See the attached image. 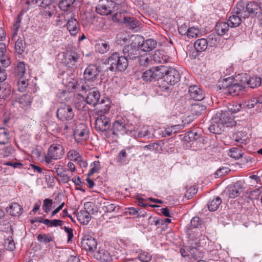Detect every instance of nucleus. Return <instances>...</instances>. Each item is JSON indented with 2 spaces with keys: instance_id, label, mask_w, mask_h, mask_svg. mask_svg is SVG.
Instances as JSON below:
<instances>
[{
  "instance_id": "obj_1",
  "label": "nucleus",
  "mask_w": 262,
  "mask_h": 262,
  "mask_svg": "<svg viewBox=\"0 0 262 262\" xmlns=\"http://www.w3.org/2000/svg\"><path fill=\"white\" fill-rule=\"evenodd\" d=\"M100 104H103L104 107H102L98 111L99 116L95 120V129L99 132H103L109 129L111 126L110 119L104 114L107 113L110 109V101L106 99H102Z\"/></svg>"
},
{
  "instance_id": "obj_2",
  "label": "nucleus",
  "mask_w": 262,
  "mask_h": 262,
  "mask_svg": "<svg viewBox=\"0 0 262 262\" xmlns=\"http://www.w3.org/2000/svg\"><path fill=\"white\" fill-rule=\"evenodd\" d=\"M256 10H257V5L256 2L254 1L248 2L246 1L240 0L233 8L232 13L238 15L245 19Z\"/></svg>"
},
{
  "instance_id": "obj_3",
  "label": "nucleus",
  "mask_w": 262,
  "mask_h": 262,
  "mask_svg": "<svg viewBox=\"0 0 262 262\" xmlns=\"http://www.w3.org/2000/svg\"><path fill=\"white\" fill-rule=\"evenodd\" d=\"M108 69L112 72H123L128 66V62L123 56H120L117 52H114L108 58Z\"/></svg>"
},
{
  "instance_id": "obj_4",
  "label": "nucleus",
  "mask_w": 262,
  "mask_h": 262,
  "mask_svg": "<svg viewBox=\"0 0 262 262\" xmlns=\"http://www.w3.org/2000/svg\"><path fill=\"white\" fill-rule=\"evenodd\" d=\"M166 73L164 79L160 85L161 90L164 92H168L169 90V86L164 85L165 83L172 85L178 82L180 79L179 72L173 68H168Z\"/></svg>"
},
{
  "instance_id": "obj_5",
  "label": "nucleus",
  "mask_w": 262,
  "mask_h": 262,
  "mask_svg": "<svg viewBox=\"0 0 262 262\" xmlns=\"http://www.w3.org/2000/svg\"><path fill=\"white\" fill-rule=\"evenodd\" d=\"M226 114L216 113L212 118L208 129L210 133L214 134H221L224 126V124H228L229 121L225 120Z\"/></svg>"
},
{
  "instance_id": "obj_6",
  "label": "nucleus",
  "mask_w": 262,
  "mask_h": 262,
  "mask_svg": "<svg viewBox=\"0 0 262 262\" xmlns=\"http://www.w3.org/2000/svg\"><path fill=\"white\" fill-rule=\"evenodd\" d=\"M201 226V220L200 217H193L188 225L187 230V234L189 236V238L191 240H195V243L199 242L200 236L198 235V228Z\"/></svg>"
},
{
  "instance_id": "obj_7",
  "label": "nucleus",
  "mask_w": 262,
  "mask_h": 262,
  "mask_svg": "<svg viewBox=\"0 0 262 262\" xmlns=\"http://www.w3.org/2000/svg\"><path fill=\"white\" fill-rule=\"evenodd\" d=\"M123 56L126 60H134L139 57L140 51L139 47L135 42L125 46L123 48Z\"/></svg>"
},
{
  "instance_id": "obj_8",
  "label": "nucleus",
  "mask_w": 262,
  "mask_h": 262,
  "mask_svg": "<svg viewBox=\"0 0 262 262\" xmlns=\"http://www.w3.org/2000/svg\"><path fill=\"white\" fill-rule=\"evenodd\" d=\"M74 137L77 143L86 141L89 138V131L86 125L84 123L77 125L74 132Z\"/></svg>"
},
{
  "instance_id": "obj_9",
  "label": "nucleus",
  "mask_w": 262,
  "mask_h": 262,
  "mask_svg": "<svg viewBox=\"0 0 262 262\" xmlns=\"http://www.w3.org/2000/svg\"><path fill=\"white\" fill-rule=\"evenodd\" d=\"M57 118L61 121H70L74 116L72 107L67 104H62L56 112Z\"/></svg>"
},
{
  "instance_id": "obj_10",
  "label": "nucleus",
  "mask_w": 262,
  "mask_h": 262,
  "mask_svg": "<svg viewBox=\"0 0 262 262\" xmlns=\"http://www.w3.org/2000/svg\"><path fill=\"white\" fill-rule=\"evenodd\" d=\"M220 86H221L220 85ZM223 88L225 93H227L232 96H236L239 94L241 91H243L244 87L238 83H235L229 84L228 80L227 79H224L222 86L220 89Z\"/></svg>"
},
{
  "instance_id": "obj_11",
  "label": "nucleus",
  "mask_w": 262,
  "mask_h": 262,
  "mask_svg": "<svg viewBox=\"0 0 262 262\" xmlns=\"http://www.w3.org/2000/svg\"><path fill=\"white\" fill-rule=\"evenodd\" d=\"M113 134L116 136L123 135L127 133V131L132 132L128 128L127 121L123 118L116 120L113 124Z\"/></svg>"
},
{
  "instance_id": "obj_12",
  "label": "nucleus",
  "mask_w": 262,
  "mask_h": 262,
  "mask_svg": "<svg viewBox=\"0 0 262 262\" xmlns=\"http://www.w3.org/2000/svg\"><path fill=\"white\" fill-rule=\"evenodd\" d=\"M75 16L73 13H71L70 17L67 18V23L63 25V26L67 27L70 34L74 36L80 30V25Z\"/></svg>"
},
{
  "instance_id": "obj_13",
  "label": "nucleus",
  "mask_w": 262,
  "mask_h": 262,
  "mask_svg": "<svg viewBox=\"0 0 262 262\" xmlns=\"http://www.w3.org/2000/svg\"><path fill=\"white\" fill-rule=\"evenodd\" d=\"M16 29L12 32L11 41L15 43L16 52L19 54H21L25 49V43L24 37L18 35Z\"/></svg>"
},
{
  "instance_id": "obj_14",
  "label": "nucleus",
  "mask_w": 262,
  "mask_h": 262,
  "mask_svg": "<svg viewBox=\"0 0 262 262\" xmlns=\"http://www.w3.org/2000/svg\"><path fill=\"white\" fill-rule=\"evenodd\" d=\"M244 188L241 182H237L233 185L228 186L225 192L229 198L234 199L243 193Z\"/></svg>"
},
{
  "instance_id": "obj_15",
  "label": "nucleus",
  "mask_w": 262,
  "mask_h": 262,
  "mask_svg": "<svg viewBox=\"0 0 262 262\" xmlns=\"http://www.w3.org/2000/svg\"><path fill=\"white\" fill-rule=\"evenodd\" d=\"M112 1L102 0L99 2V4L96 6V11L100 15H107L112 13Z\"/></svg>"
},
{
  "instance_id": "obj_16",
  "label": "nucleus",
  "mask_w": 262,
  "mask_h": 262,
  "mask_svg": "<svg viewBox=\"0 0 262 262\" xmlns=\"http://www.w3.org/2000/svg\"><path fill=\"white\" fill-rule=\"evenodd\" d=\"M100 71L98 67L93 64H90L84 72V78L89 81L95 80L98 77Z\"/></svg>"
},
{
  "instance_id": "obj_17",
  "label": "nucleus",
  "mask_w": 262,
  "mask_h": 262,
  "mask_svg": "<svg viewBox=\"0 0 262 262\" xmlns=\"http://www.w3.org/2000/svg\"><path fill=\"white\" fill-rule=\"evenodd\" d=\"M80 58V55L76 52L68 51L66 53H63L62 62L67 66L74 65Z\"/></svg>"
},
{
  "instance_id": "obj_18",
  "label": "nucleus",
  "mask_w": 262,
  "mask_h": 262,
  "mask_svg": "<svg viewBox=\"0 0 262 262\" xmlns=\"http://www.w3.org/2000/svg\"><path fill=\"white\" fill-rule=\"evenodd\" d=\"M97 242L96 239L92 236L86 235L81 241L82 247L86 251H94L97 248Z\"/></svg>"
},
{
  "instance_id": "obj_19",
  "label": "nucleus",
  "mask_w": 262,
  "mask_h": 262,
  "mask_svg": "<svg viewBox=\"0 0 262 262\" xmlns=\"http://www.w3.org/2000/svg\"><path fill=\"white\" fill-rule=\"evenodd\" d=\"M100 95L96 88H91L86 98V103L92 106L96 105L100 100Z\"/></svg>"
},
{
  "instance_id": "obj_20",
  "label": "nucleus",
  "mask_w": 262,
  "mask_h": 262,
  "mask_svg": "<svg viewBox=\"0 0 262 262\" xmlns=\"http://www.w3.org/2000/svg\"><path fill=\"white\" fill-rule=\"evenodd\" d=\"M188 92L190 98L195 101L202 100L205 97L202 90L198 85L190 86Z\"/></svg>"
},
{
  "instance_id": "obj_21",
  "label": "nucleus",
  "mask_w": 262,
  "mask_h": 262,
  "mask_svg": "<svg viewBox=\"0 0 262 262\" xmlns=\"http://www.w3.org/2000/svg\"><path fill=\"white\" fill-rule=\"evenodd\" d=\"M49 155H52L54 160L60 159L64 154L63 147L59 144H52L49 147L48 151Z\"/></svg>"
},
{
  "instance_id": "obj_22",
  "label": "nucleus",
  "mask_w": 262,
  "mask_h": 262,
  "mask_svg": "<svg viewBox=\"0 0 262 262\" xmlns=\"http://www.w3.org/2000/svg\"><path fill=\"white\" fill-rule=\"evenodd\" d=\"M123 23L129 29L137 30L141 24L140 21L134 17H124Z\"/></svg>"
},
{
  "instance_id": "obj_23",
  "label": "nucleus",
  "mask_w": 262,
  "mask_h": 262,
  "mask_svg": "<svg viewBox=\"0 0 262 262\" xmlns=\"http://www.w3.org/2000/svg\"><path fill=\"white\" fill-rule=\"evenodd\" d=\"M96 258L104 261H110L113 260L114 256L109 252L103 249L99 248L96 254Z\"/></svg>"
},
{
  "instance_id": "obj_24",
  "label": "nucleus",
  "mask_w": 262,
  "mask_h": 262,
  "mask_svg": "<svg viewBox=\"0 0 262 262\" xmlns=\"http://www.w3.org/2000/svg\"><path fill=\"white\" fill-rule=\"evenodd\" d=\"M60 165L55 166V169L57 175L60 178L61 181L63 183H67L70 180V176L67 173L68 169L64 166L59 167Z\"/></svg>"
},
{
  "instance_id": "obj_25",
  "label": "nucleus",
  "mask_w": 262,
  "mask_h": 262,
  "mask_svg": "<svg viewBox=\"0 0 262 262\" xmlns=\"http://www.w3.org/2000/svg\"><path fill=\"white\" fill-rule=\"evenodd\" d=\"M152 58L155 62L163 63L167 62L169 57L164 51L157 50L153 55Z\"/></svg>"
},
{
  "instance_id": "obj_26",
  "label": "nucleus",
  "mask_w": 262,
  "mask_h": 262,
  "mask_svg": "<svg viewBox=\"0 0 262 262\" xmlns=\"http://www.w3.org/2000/svg\"><path fill=\"white\" fill-rule=\"evenodd\" d=\"M167 68L168 67L163 66L152 67V70L154 79L163 78L164 79Z\"/></svg>"
},
{
  "instance_id": "obj_27",
  "label": "nucleus",
  "mask_w": 262,
  "mask_h": 262,
  "mask_svg": "<svg viewBox=\"0 0 262 262\" xmlns=\"http://www.w3.org/2000/svg\"><path fill=\"white\" fill-rule=\"evenodd\" d=\"M157 45V42L156 40L150 38L144 40L141 46L143 51L149 52L156 48Z\"/></svg>"
},
{
  "instance_id": "obj_28",
  "label": "nucleus",
  "mask_w": 262,
  "mask_h": 262,
  "mask_svg": "<svg viewBox=\"0 0 262 262\" xmlns=\"http://www.w3.org/2000/svg\"><path fill=\"white\" fill-rule=\"evenodd\" d=\"M23 208L17 203H12L7 207V212L12 216H17L21 214Z\"/></svg>"
},
{
  "instance_id": "obj_29",
  "label": "nucleus",
  "mask_w": 262,
  "mask_h": 262,
  "mask_svg": "<svg viewBox=\"0 0 262 262\" xmlns=\"http://www.w3.org/2000/svg\"><path fill=\"white\" fill-rule=\"evenodd\" d=\"M222 203V199L219 196H216L209 201L207 204L208 208L211 211H214L219 208Z\"/></svg>"
},
{
  "instance_id": "obj_30",
  "label": "nucleus",
  "mask_w": 262,
  "mask_h": 262,
  "mask_svg": "<svg viewBox=\"0 0 262 262\" xmlns=\"http://www.w3.org/2000/svg\"><path fill=\"white\" fill-rule=\"evenodd\" d=\"M10 140V132L7 128H0V144L5 145L9 143Z\"/></svg>"
},
{
  "instance_id": "obj_31",
  "label": "nucleus",
  "mask_w": 262,
  "mask_h": 262,
  "mask_svg": "<svg viewBox=\"0 0 262 262\" xmlns=\"http://www.w3.org/2000/svg\"><path fill=\"white\" fill-rule=\"evenodd\" d=\"M229 27H230V26L228 22H220L216 24L215 30L219 35L223 36L226 34L228 32Z\"/></svg>"
},
{
  "instance_id": "obj_32",
  "label": "nucleus",
  "mask_w": 262,
  "mask_h": 262,
  "mask_svg": "<svg viewBox=\"0 0 262 262\" xmlns=\"http://www.w3.org/2000/svg\"><path fill=\"white\" fill-rule=\"evenodd\" d=\"M208 46V42L205 38L197 39L194 43V47L197 52H203L205 51Z\"/></svg>"
},
{
  "instance_id": "obj_33",
  "label": "nucleus",
  "mask_w": 262,
  "mask_h": 262,
  "mask_svg": "<svg viewBox=\"0 0 262 262\" xmlns=\"http://www.w3.org/2000/svg\"><path fill=\"white\" fill-rule=\"evenodd\" d=\"M243 18L238 15L232 13V15L229 17L228 23L230 27H237L241 24Z\"/></svg>"
},
{
  "instance_id": "obj_34",
  "label": "nucleus",
  "mask_w": 262,
  "mask_h": 262,
  "mask_svg": "<svg viewBox=\"0 0 262 262\" xmlns=\"http://www.w3.org/2000/svg\"><path fill=\"white\" fill-rule=\"evenodd\" d=\"M75 0H61L58 3L59 9L62 11H67L73 7Z\"/></svg>"
},
{
  "instance_id": "obj_35",
  "label": "nucleus",
  "mask_w": 262,
  "mask_h": 262,
  "mask_svg": "<svg viewBox=\"0 0 262 262\" xmlns=\"http://www.w3.org/2000/svg\"><path fill=\"white\" fill-rule=\"evenodd\" d=\"M78 219L81 223L87 225L91 219L90 213L81 210L78 213Z\"/></svg>"
},
{
  "instance_id": "obj_36",
  "label": "nucleus",
  "mask_w": 262,
  "mask_h": 262,
  "mask_svg": "<svg viewBox=\"0 0 262 262\" xmlns=\"http://www.w3.org/2000/svg\"><path fill=\"white\" fill-rule=\"evenodd\" d=\"M134 136L136 139H149L151 136V133L148 127H143L140 131L134 133Z\"/></svg>"
},
{
  "instance_id": "obj_37",
  "label": "nucleus",
  "mask_w": 262,
  "mask_h": 262,
  "mask_svg": "<svg viewBox=\"0 0 262 262\" xmlns=\"http://www.w3.org/2000/svg\"><path fill=\"white\" fill-rule=\"evenodd\" d=\"M182 128L181 125H176L170 127H168L162 132V136L163 137H169L171 136L172 134H175L178 132V130Z\"/></svg>"
},
{
  "instance_id": "obj_38",
  "label": "nucleus",
  "mask_w": 262,
  "mask_h": 262,
  "mask_svg": "<svg viewBox=\"0 0 262 262\" xmlns=\"http://www.w3.org/2000/svg\"><path fill=\"white\" fill-rule=\"evenodd\" d=\"M233 138L236 142L244 144H247L248 140L247 134L243 132L236 133L233 136Z\"/></svg>"
},
{
  "instance_id": "obj_39",
  "label": "nucleus",
  "mask_w": 262,
  "mask_h": 262,
  "mask_svg": "<svg viewBox=\"0 0 262 262\" xmlns=\"http://www.w3.org/2000/svg\"><path fill=\"white\" fill-rule=\"evenodd\" d=\"M200 139V135L194 130L188 132L185 135L184 137H183L184 140L187 142L196 141Z\"/></svg>"
},
{
  "instance_id": "obj_40",
  "label": "nucleus",
  "mask_w": 262,
  "mask_h": 262,
  "mask_svg": "<svg viewBox=\"0 0 262 262\" xmlns=\"http://www.w3.org/2000/svg\"><path fill=\"white\" fill-rule=\"evenodd\" d=\"M127 154L126 149H123L119 152L116 158L117 162L121 165H125L128 163L129 160L127 159Z\"/></svg>"
},
{
  "instance_id": "obj_41",
  "label": "nucleus",
  "mask_w": 262,
  "mask_h": 262,
  "mask_svg": "<svg viewBox=\"0 0 262 262\" xmlns=\"http://www.w3.org/2000/svg\"><path fill=\"white\" fill-rule=\"evenodd\" d=\"M11 94V86L8 84L0 85V98L6 99Z\"/></svg>"
},
{
  "instance_id": "obj_42",
  "label": "nucleus",
  "mask_w": 262,
  "mask_h": 262,
  "mask_svg": "<svg viewBox=\"0 0 262 262\" xmlns=\"http://www.w3.org/2000/svg\"><path fill=\"white\" fill-rule=\"evenodd\" d=\"M37 241L43 244H47L54 240V237L51 234L41 233L37 236Z\"/></svg>"
},
{
  "instance_id": "obj_43",
  "label": "nucleus",
  "mask_w": 262,
  "mask_h": 262,
  "mask_svg": "<svg viewBox=\"0 0 262 262\" xmlns=\"http://www.w3.org/2000/svg\"><path fill=\"white\" fill-rule=\"evenodd\" d=\"M110 48V46L108 42L105 41H101L96 45V50L101 54L106 53L109 51Z\"/></svg>"
},
{
  "instance_id": "obj_44",
  "label": "nucleus",
  "mask_w": 262,
  "mask_h": 262,
  "mask_svg": "<svg viewBox=\"0 0 262 262\" xmlns=\"http://www.w3.org/2000/svg\"><path fill=\"white\" fill-rule=\"evenodd\" d=\"M261 79L258 77H250L248 80H246L247 84L251 88H256L260 85Z\"/></svg>"
},
{
  "instance_id": "obj_45",
  "label": "nucleus",
  "mask_w": 262,
  "mask_h": 262,
  "mask_svg": "<svg viewBox=\"0 0 262 262\" xmlns=\"http://www.w3.org/2000/svg\"><path fill=\"white\" fill-rule=\"evenodd\" d=\"M243 155L242 150L239 147H233L230 149L228 156L235 160L241 158Z\"/></svg>"
},
{
  "instance_id": "obj_46",
  "label": "nucleus",
  "mask_w": 262,
  "mask_h": 262,
  "mask_svg": "<svg viewBox=\"0 0 262 262\" xmlns=\"http://www.w3.org/2000/svg\"><path fill=\"white\" fill-rule=\"evenodd\" d=\"M15 74L19 78H21L26 72L25 64L24 62H19L15 70Z\"/></svg>"
},
{
  "instance_id": "obj_47",
  "label": "nucleus",
  "mask_w": 262,
  "mask_h": 262,
  "mask_svg": "<svg viewBox=\"0 0 262 262\" xmlns=\"http://www.w3.org/2000/svg\"><path fill=\"white\" fill-rule=\"evenodd\" d=\"M189 253L191 256L195 260L203 257V253L198 248L196 247H191L189 248Z\"/></svg>"
},
{
  "instance_id": "obj_48",
  "label": "nucleus",
  "mask_w": 262,
  "mask_h": 262,
  "mask_svg": "<svg viewBox=\"0 0 262 262\" xmlns=\"http://www.w3.org/2000/svg\"><path fill=\"white\" fill-rule=\"evenodd\" d=\"M201 30L196 27H192L188 29L187 36L189 38L198 37L201 36Z\"/></svg>"
},
{
  "instance_id": "obj_49",
  "label": "nucleus",
  "mask_w": 262,
  "mask_h": 262,
  "mask_svg": "<svg viewBox=\"0 0 262 262\" xmlns=\"http://www.w3.org/2000/svg\"><path fill=\"white\" fill-rule=\"evenodd\" d=\"M257 103V101L256 97H252L247 100H246L244 102L243 105L244 108L250 109L253 108Z\"/></svg>"
},
{
  "instance_id": "obj_50",
  "label": "nucleus",
  "mask_w": 262,
  "mask_h": 262,
  "mask_svg": "<svg viewBox=\"0 0 262 262\" xmlns=\"http://www.w3.org/2000/svg\"><path fill=\"white\" fill-rule=\"evenodd\" d=\"M206 107L203 105L200 104H195L191 106V111L193 114L196 116L201 115L205 110Z\"/></svg>"
},
{
  "instance_id": "obj_51",
  "label": "nucleus",
  "mask_w": 262,
  "mask_h": 262,
  "mask_svg": "<svg viewBox=\"0 0 262 262\" xmlns=\"http://www.w3.org/2000/svg\"><path fill=\"white\" fill-rule=\"evenodd\" d=\"M92 168L88 173V177L95 173L98 172L100 169V163L99 161H95L91 165Z\"/></svg>"
},
{
  "instance_id": "obj_52",
  "label": "nucleus",
  "mask_w": 262,
  "mask_h": 262,
  "mask_svg": "<svg viewBox=\"0 0 262 262\" xmlns=\"http://www.w3.org/2000/svg\"><path fill=\"white\" fill-rule=\"evenodd\" d=\"M4 246L7 250L11 251H13L15 249V245L12 237L9 236L5 240Z\"/></svg>"
},
{
  "instance_id": "obj_53",
  "label": "nucleus",
  "mask_w": 262,
  "mask_h": 262,
  "mask_svg": "<svg viewBox=\"0 0 262 262\" xmlns=\"http://www.w3.org/2000/svg\"><path fill=\"white\" fill-rule=\"evenodd\" d=\"M62 83L65 85H67L70 89L71 88L73 90H75L76 89V83L77 82L76 80L73 78H70L69 79L68 78H63Z\"/></svg>"
},
{
  "instance_id": "obj_54",
  "label": "nucleus",
  "mask_w": 262,
  "mask_h": 262,
  "mask_svg": "<svg viewBox=\"0 0 262 262\" xmlns=\"http://www.w3.org/2000/svg\"><path fill=\"white\" fill-rule=\"evenodd\" d=\"M142 78L145 81H151L154 79L152 68L145 71L142 74Z\"/></svg>"
},
{
  "instance_id": "obj_55",
  "label": "nucleus",
  "mask_w": 262,
  "mask_h": 262,
  "mask_svg": "<svg viewBox=\"0 0 262 262\" xmlns=\"http://www.w3.org/2000/svg\"><path fill=\"white\" fill-rule=\"evenodd\" d=\"M68 13H61L60 14H58L57 16V18L56 20V25L57 26H62L63 24L67 21V18L66 15Z\"/></svg>"
},
{
  "instance_id": "obj_56",
  "label": "nucleus",
  "mask_w": 262,
  "mask_h": 262,
  "mask_svg": "<svg viewBox=\"0 0 262 262\" xmlns=\"http://www.w3.org/2000/svg\"><path fill=\"white\" fill-rule=\"evenodd\" d=\"M53 205V201L51 199H46L43 201V205L42 206L43 210L46 213H49L51 208Z\"/></svg>"
},
{
  "instance_id": "obj_57",
  "label": "nucleus",
  "mask_w": 262,
  "mask_h": 262,
  "mask_svg": "<svg viewBox=\"0 0 262 262\" xmlns=\"http://www.w3.org/2000/svg\"><path fill=\"white\" fill-rule=\"evenodd\" d=\"M11 64L10 58L6 55L2 56L0 59V68L4 69L9 67Z\"/></svg>"
},
{
  "instance_id": "obj_58",
  "label": "nucleus",
  "mask_w": 262,
  "mask_h": 262,
  "mask_svg": "<svg viewBox=\"0 0 262 262\" xmlns=\"http://www.w3.org/2000/svg\"><path fill=\"white\" fill-rule=\"evenodd\" d=\"M71 161H77L81 157L79 154L74 150H70L67 155Z\"/></svg>"
},
{
  "instance_id": "obj_59",
  "label": "nucleus",
  "mask_w": 262,
  "mask_h": 262,
  "mask_svg": "<svg viewBox=\"0 0 262 262\" xmlns=\"http://www.w3.org/2000/svg\"><path fill=\"white\" fill-rule=\"evenodd\" d=\"M102 208L105 212H112L115 210L116 206L114 204H110L109 202H106L103 203Z\"/></svg>"
},
{
  "instance_id": "obj_60",
  "label": "nucleus",
  "mask_w": 262,
  "mask_h": 262,
  "mask_svg": "<svg viewBox=\"0 0 262 262\" xmlns=\"http://www.w3.org/2000/svg\"><path fill=\"white\" fill-rule=\"evenodd\" d=\"M242 104L238 103H235L233 104H230L228 106V112L231 114H235L239 112L242 108Z\"/></svg>"
},
{
  "instance_id": "obj_61",
  "label": "nucleus",
  "mask_w": 262,
  "mask_h": 262,
  "mask_svg": "<svg viewBox=\"0 0 262 262\" xmlns=\"http://www.w3.org/2000/svg\"><path fill=\"white\" fill-rule=\"evenodd\" d=\"M20 103L25 106L30 105L32 102V98L29 95H24L19 99Z\"/></svg>"
},
{
  "instance_id": "obj_62",
  "label": "nucleus",
  "mask_w": 262,
  "mask_h": 262,
  "mask_svg": "<svg viewBox=\"0 0 262 262\" xmlns=\"http://www.w3.org/2000/svg\"><path fill=\"white\" fill-rule=\"evenodd\" d=\"M138 259L142 262H149L151 259V255L146 252L140 253Z\"/></svg>"
},
{
  "instance_id": "obj_63",
  "label": "nucleus",
  "mask_w": 262,
  "mask_h": 262,
  "mask_svg": "<svg viewBox=\"0 0 262 262\" xmlns=\"http://www.w3.org/2000/svg\"><path fill=\"white\" fill-rule=\"evenodd\" d=\"M207 41L210 47H214L217 43V37L215 34H210L208 36Z\"/></svg>"
},
{
  "instance_id": "obj_64",
  "label": "nucleus",
  "mask_w": 262,
  "mask_h": 262,
  "mask_svg": "<svg viewBox=\"0 0 262 262\" xmlns=\"http://www.w3.org/2000/svg\"><path fill=\"white\" fill-rule=\"evenodd\" d=\"M56 0H35L36 4L41 7L46 8Z\"/></svg>"
}]
</instances>
